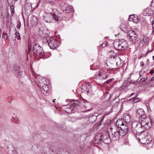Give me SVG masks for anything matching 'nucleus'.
I'll return each mask as SVG.
<instances>
[{
  "label": "nucleus",
  "instance_id": "f257e3e1",
  "mask_svg": "<svg viewBox=\"0 0 154 154\" xmlns=\"http://www.w3.org/2000/svg\"><path fill=\"white\" fill-rule=\"evenodd\" d=\"M140 132H138L136 135V138L139 141L143 144H148L152 140V138L150 134H148L146 130H141Z\"/></svg>",
  "mask_w": 154,
  "mask_h": 154
},
{
  "label": "nucleus",
  "instance_id": "f03ea898",
  "mask_svg": "<svg viewBox=\"0 0 154 154\" xmlns=\"http://www.w3.org/2000/svg\"><path fill=\"white\" fill-rule=\"evenodd\" d=\"M43 17L44 20L47 23H54L56 22H59L62 19L61 15H56L51 13L45 12L43 14Z\"/></svg>",
  "mask_w": 154,
  "mask_h": 154
},
{
  "label": "nucleus",
  "instance_id": "7ed1b4c3",
  "mask_svg": "<svg viewBox=\"0 0 154 154\" xmlns=\"http://www.w3.org/2000/svg\"><path fill=\"white\" fill-rule=\"evenodd\" d=\"M95 140V143H101L102 142L106 144L109 143L111 141L110 134L108 132H106L103 135L99 134L96 136Z\"/></svg>",
  "mask_w": 154,
  "mask_h": 154
},
{
  "label": "nucleus",
  "instance_id": "20e7f679",
  "mask_svg": "<svg viewBox=\"0 0 154 154\" xmlns=\"http://www.w3.org/2000/svg\"><path fill=\"white\" fill-rule=\"evenodd\" d=\"M141 122L139 123L136 124V128H139V131L141 130H146V129L149 128L151 127L152 123L151 122L149 121V119L148 117L142 119Z\"/></svg>",
  "mask_w": 154,
  "mask_h": 154
},
{
  "label": "nucleus",
  "instance_id": "39448f33",
  "mask_svg": "<svg viewBox=\"0 0 154 154\" xmlns=\"http://www.w3.org/2000/svg\"><path fill=\"white\" fill-rule=\"evenodd\" d=\"M123 120L119 119L116 121V125L117 126V129L120 130V132L124 134H126L128 132V127L127 124L124 122Z\"/></svg>",
  "mask_w": 154,
  "mask_h": 154
},
{
  "label": "nucleus",
  "instance_id": "423d86ee",
  "mask_svg": "<svg viewBox=\"0 0 154 154\" xmlns=\"http://www.w3.org/2000/svg\"><path fill=\"white\" fill-rule=\"evenodd\" d=\"M108 77L107 73L102 70L97 72L94 76V79H98L100 80H103L106 79Z\"/></svg>",
  "mask_w": 154,
  "mask_h": 154
},
{
  "label": "nucleus",
  "instance_id": "0eeeda50",
  "mask_svg": "<svg viewBox=\"0 0 154 154\" xmlns=\"http://www.w3.org/2000/svg\"><path fill=\"white\" fill-rule=\"evenodd\" d=\"M47 80H48L47 78H42L39 75L34 74L33 78L31 79V81L32 82H33L36 83L38 86H39V83L42 85L43 83L47 81Z\"/></svg>",
  "mask_w": 154,
  "mask_h": 154
},
{
  "label": "nucleus",
  "instance_id": "6e6552de",
  "mask_svg": "<svg viewBox=\"0 0 154 154\" xmlns=\"http://www.w3.org/2000/svg\"><path fill=\"white\" fill-rule=\"evenodd\" d=\"M33 52L36 56H43L44 54V52L42 47L38 44H35L33 46Z\"/></svg>",
  "mask_w": 154,
  "mask_h": 154
},
{
  "label": "nucleus",
  "instance_id": "1a4fd4ad",
  "mask_svg": "<svg viewBox=\"0 0 154 154\" xmlns=\"http://www.w3.org/2000/svg\"><path fill=\"white\" fill-rule=\"evenodd\" d=\"M48 44L51 49H55L57 48V41L53 37H47L46 38Z\"/></svg>",
  "mask_w": 154,
  "mask_h": 154
},
{
  "label": "nucleus",
  "instance_id": "9d476101",
  "mask_svg": "<svg viewBox=\"0 0 154 154\" xmlns=\"http://www.w3.org/2000/svg\"><path fill=\"white\" fill-rule=\"evenodd\" d=\"M49 82L48 80L43 83V85H39L41 88V90L42 93L46 95H47L48 92L49 90Z\"/></svg>",
  "mask_w": 154,
  "mask_h": 154
},
{
  "label": "nucleus",
  "instance_id": "9b49d317",
  "mask_svg": "<svg viewBox=\"0 0 154 154\" xmlns=\"http://www.w3.org/2000/svg\"><path fill=\"white\" fill-rule=\"evenodd\" d=\"M117 131H114L113 132H112L110 134V137L111 138V140H116L118 139L120 136H123L126 134H124L120 132V130H118L117 129Z\"/></svg>",
  "mask_w": 154,
  "mask_h": 154
},
{
  "label": "nucleus",
  "instance_id": "f8f14e48",
  "mask_svg": "<svg viewBox=\"0 0 154 154\" xmlns=\"http://www.w3.org/2000/svg\"><path fill=\"white\" fill-rule=\"evenodd\" d=\"M127 36L129 37L130 41L133 43L136 42V40L138 38L136 32L132 30L128 31Z\"/></svg>",
  "mask_w": 154,
  "mask_h": 154
},
{
  "label": "nucleus",
  "instance_id": "ddd939ff",
  "mask_svg": "<svg viewBox=\"0 0 154 154\" xmlns=\"http://www.w3.org/2000/svg\"><path fill=\"white\" fill-rule=\"evenodd\" d=\"M73 101L71 102V103L68 105H66L65 106V111L69 113H72L74 112L75 109V106H76L73 103Z\"/></svg>",
  "mask_w": 154,
  "mask_h": 154
},
{
  "label": "nucleus",
  "instance_id": "4468645a",
  "mask_svg": "<svg viewBox=\"0 0 154 154\" xmlns=\"http://www.w3.org/2000/svg\"><path fill=\"white\" fill-rule=\"evenodd\" d=\"M136 116L138 118L142 119L146 118V115L143 110L141 108L138 109L136 111Z\"/></svg>",
  "mask_w": 154,
  "mask_h": 154
},
{
  "label": "nucleus",
  "instance_id": "2eb2a0df",
  "mask_svg": "<svg viewBox=\"0 0 154 154\" xmlns=\"http://www.w3.org/2000/svg\"><path fill=\"white\" fill-rule=\"evenodd\" d=\"M92 89L91 84L89 82L86 83L85 84L82 86V90H83L82 92H83L89 93L91 91Z\"/></svg>",
  "mask_w": 154,
  "mask_h": 154
},
{
  "label": "nucleus",
  "instance_id": "dca6fc26",
  "mask_svg": "<svg viewBox=\"0 0 154 154\" xmlns=\"http://www.w3.org/2000/svg\"><path fill=\"white\" fill-rule=\"evenodd\" d=\"M87 103L86 100H82L80 101V100H74L73 103L76 106H80L81 107L83 108L86 106V103Z\"/></svg>",
  "mask_w": 154,
  "mask_h": 154
},
{
  "label": "nucleus",
  "instance_id": "f3484780",
  "mask_svg": "<svg viewBox=\"0 0 154 154\" xmlns=\"http://www.w3.org/2000/svg\"><path fill=\"white\" fill-rule=\"evenodd\" d=\"M38 33L41 36L44 37L45 35L48 34L49 32L45 28L42 26L39 28Z\"/></svg>",
  "mask_w": 154,
  "mask_h": 154
},
{
  "label": "nucleus",
  "instance_id": "a211bd4d",
  "mask_svg": "<svg viewBox=\"0 0 154 154\" xmlns=\"http://www.w3.org/2000/svg\"><path fill=\"white\" fill-rule=\"evenodd\" d=\"M38 23V20L36 17L32 15L30 18V23L32 26H36Z\"/></svg>",
  "mask_w": 154,
  "mask_h": 154
},
{
  "label": "nucleus",
  "instance_id": "6ab92c4d",
  "mask_svg": "<svg viewBox=\"0 0 154 154\" xmlns=\"http://www.w3.org/2000/svg\"><path fill=\"white\" fill-rule=\"evenodd\" d=\"M153 14V12L151 9L148 8H146L144 9L143 12V14L145 16H151Z\"/></svg>",
  "mask_w": 154,
  "mask_h": 154
},
{
  "label": "nucleus",
  "instance_id": "aec40b11",
  "mask_svg": "<svg viewBox=\"0 0 154 154\" xmlns=\"http://www.w3.org/2000/svg\"><path fill=\"white\" fill-rule=\"evenodd\" d=\"M15 72L17 77L21 78L23 76V72L20 70L18 66L16 67L15 70Z\"/></svg>",
  "mask_w": 154,
  "mask_h": 154
},
{
  "label": "nucleus",
  "instance_id": "412c9836",
  "mask_svg": "<svg viewBox=\"0 0 154 154\" xmlns=\"http://www.w3.org/2000/svg\"><path fill=\"white\" fill-rule=\"evenodd\" d=\"M120 50H124L127 49L128 45L126 41L123 40H120Z\"/></svg>",
  "mask_w": 154,
  "mask_h": 154
},
{
  "label": "nucleus",
  "instance_id": "4be33fe9",
  "mask_svg": "<svg viewBox=\"0 0 154 154\" xmlns=\"http://www.w3.org/2000/svg\"><path fill=\"white\" fill-rule=\"evenodd\" d=\"M64 13L68 14L74 11V9L73 7L71 6L67 5L66 7L65 8V9H63Z\"/></svg>",
  "mask_w": 154,
  "mask_h": 154
},
{
  "label": "nucleus",
  "instance_id": "5701e85b",
  "mask_svg": "<svg viewBox=\"0 0 154 154\" xmlns=\"http://www.w3.org/2000/svg\"><path fill=\"white\" fill-rule=\"evenodd\" d=\"M120 29L122 31L126 33L128 32V28L126 24L122 23L119 26Z\"/></svg>",
  "mask_w": 154,
  "mask_h": 154
},
{
  "label": "nucleus",
  "instance_id": "b1692460",
  "mask_svg": "<svg viewBox=\"0 0 154 154\" xmlns=\"http://www.w3.org/2000/svg\"><path fill=\"white\" fill-rule=\"evenodd\" d=\"M122 62L121 61V59L119 57H116V66H118V68L122 66Z\"/></svg>",
  "mask_w": 154,
  "mask_h": 154
},
{
  "label": "nucleus",
  "instance_id": "393cba45",
  "mask_svg": "<svg viewBox=\"0 0 154 154\" xmlns=\"http://www.w3.org/2000/svg\"><path fill=\"white\" fill-rule=\"evenodd\" d=\"M118 57L117 56H113L111 57L109 59L110 63L112 64H116V57Z\"/></svg>",
  "mask_w": 154,
  "mask_h": 154
},
{
  "label": "nucleus",
  "instance_id": "a878e982",
  "mask_svg": "<svg viewBox=\"0 0 154 154\" xmlns=\"http://www.w3.org/2000/svg\"><path fill=\"white\" fill-rule=\"evenodd\" d=\"M120 44V40L117 39L114 42L113 45L114 48L117 50H118V45Z\"/></svg>",
  "mask_w": 154,
  "mask_h": 154
},
{
  "label": "nucleus",
  "instance_id": "bb28decb",
  "mask_svg": "<svg viewBox=\"0 0 154 154\" xmlns=\"http://www.w3.org/2000/svg\"><path fill=\"white\" fill-rule=\"evenodd\" d=\"M123 119L125 121V123L127 124L129 123L130 121V118L129 115H127L124 116L123 117Z\"/></svg>",
  "mask_w": 154,
  "mask_h": 154
},
{
  "label": "nucleus",
  "instance_id": "cd10ccee",
  "mask_svg": "<svg viewBox=\"0 0 154 154\" xmlns=\"http://www.w3.org/2000/svg\"><path fill=\"white\" fill-rule=\"evenodd\" d=\"M12 121L13 122L17 124H19L20 123V121L18 120L17 118V117H12Z\"/></svg>",
  "mask_w": 154,
  "mask_h": 154
},
{
  "label": "nucleus",
  "instance_id": "c85d7f7f",
  "mask_svg": "<svg viewBox=\"0 0 154 154\" xmlns=\"http://www.w3.org/2000/svg\"><path fill=\"white\" fill-rule=\"evenodd\" d=\"M139 128H138V129L136 128V127L134 129V130H133V133L135 134V137H136V135L137 134H138V132H140V131H139Z\"/></svg>",
  "mask_w": 154,
  "mask_h": 154
},
{
  "label": "nucleus",
  "instance_id": "c756f323",
  "mask_svg": "<svg viewBox=\"0 0 154 154\" xmlns=\"http://www.w3.org/2000/svg\"><path fill=\"white\" fill-rule=\"evenodd\" d=\"M132 21H133L134 23H137L139 22V19L137 16H136Z\"/></svg>",
  "mask_w": 154,
  "mask_h": 154
},
{
  "label": "nucleus",
  "instance_id": "7c9ffc66",
  "mask_svg": "<svg viewBox=\"0 0 154 154\" xmlns=\"http://www.w3.org/2000/svg\"><path fill=\"white\" fill-rule=\"evenodd\" d=\"M60 5L61 7V8H62L63 10V9H65V7H66V6H67V5L64 2H62L60 4Z\"/></svg>",
  "mask_w": 154,
  "mask_h": 154
},
{
  "label": "nucleus",
  "instance_id": "2f4dec72",
  "mask_svg": "<svg viewBox=\"0 0 154 154\" xmlns=\"http://www.w3.org/2000/svg\"><path fill=\"white\" fill-rule=\"evenodd\" d=\"M49 2L51 3L52 4H55L58 3L59 0H47Z\"/></svg>",
  "mask_w": 154,
  "mask_h": 154
},
{
  "label": "nucleus",
  "instance_id": "473e14b6",
  "mask_svg": "<svg viewBox=\"0 0 154 154\" xmlns=\"http://www.w3.org/2000/svg\"><path fill=\"white\" fill-rule=\"evenodd\" d=\"M148 41L149 39L146 37H144L143 38V41L144 44L146 43V44Z\"/></svg>",
  "mask_w": 154,
  "mask_h": 154
},
{
  "label": "nucleus",
  "instance_id": "72a5a7b5",
  "mask_svg": "<svg viewBox=\"0 0 154 154\" xmlns=\"http://www.w3.org/2000/svg\"><path fill=\"white\" fill-rule=\"evenodd\" d=\"M3 38L4 40L7 39L8 38V35L6 33H3L2 35Z\"/></svg>",
  "mask_w": 154,
  "mask_h": 154
},
{
  "label": "nucleus",
  "instance_id": "f704fd0d",
  "mask_svg": "<svg viewBox=\"0 0 154 154\" xmlns=\"http://www.w3.org/2000/svg\"><path fill=\"white\" fill-rule=\"evenodd\" d=\"M136 16L134 15H131L129 16V20L130 21H132L134 19V18Z\"/></svg>",
  "mask_w": 154,
  "mask_h": 154
},
{
  "label": "nucleus",
  "instance_id": "c9c22d12",
  "mask_svg": "<svg viewBox=\"0 0 154 154\" xmlns=\"http://www.w3.org/2000/svg\"><path fill=\"white\" fill-rule=\"evenodd\" d=\"M12 149L11 150H9L8 153L9 154H14L15 153V151L14 149V148L12 147Z\"/></svg>",
  "mask_w": 154,
  "mask_h": 154
},
{
  "label": "nucleus",
  "instance_id": "e433bc0d",
  "mask_svg": "<svg viewBox=\"0 0 154 154\" xmlns=\"http://www.w3.org/2000/svg\"><path fill=\"white\" fill-rule=\"evenodd\" d=\"M113 80L112 79H109L108 80H107L104 83V84L105 85H107L108 83H109L110 82L112 81V80Z\"/></svg>",
  "mask_w": 154,
  "mask_h": 154
},
{
  "label": "nucleus",
  "instance_id": "4c0bfd02",
  "mask_svg": "<svg viewBox=\"0 0 154 154\" xmlns=\"http://www.w3.org/2000/svg\"><path fill=\"white\" fill-rule=\"evenodd\" d=\"M16 37L18 40L20 39V35L19 33H15Z\"/></svg>",
  "mask_w": 154,
  "mask_h": 154
},
{
  "label": "nucleus",
  "instance_id": "58836bf2",
  "mask_svg": "<svg viewBox=\"0 0 154 154\" xmlns=\"http://www.w3.org/2000/svg\"><path fill=\"white\" fill-rule=\"evenodd\" d=\"M107 42H103L102 44V46L103 47H105L107 44Z\"/></svg>",
  "mask_w": 154,
  "mask_h": 154
},
{
  "label": "nucleus",
  "instance_id": "ea45409f",
  "mask_svg": "<svg viewBox=\"0 0 154 154\" xmlns=\"http://www.w3.org/2000/svg\"><path fill=\"white\" fill-rule=\"evenodd\" d=\"M106 68L107 69L110 70H114L115 69L114 68L109 67V66H108V65H107V67Z\"/></svg>",
  "mask_w": 154,
  "mask_h": 154
},
{
  "label": "nucleus",
  "instance_id": "a19ab883",
  "mask_svg": "<svg viewBox=\"0 0 154 154\" xmlns=\"http://www.w3.org/2000/svg\"><path fill=\"white\" fill-rule=\"evenodd\" d=\"M152 29H153V30L152 31V33H153V34L154 35V20H153L152 23Z\"/></svg>",
  "mask_w": 154,
  "mask_h": 154
},
{
  "label": "nucleus",
  "instance_id": "79ce46f5",
  "mask_svg": "<svg viewBox=\"0 0 154 154\" xmlns=\"http://www.w3.org/2000/svg\"><path fill=\"white\" fill-rule=\"evenodd\" d=\"M147 78H146V79H145L144 78H142L140 80H142V81L144 82L146 81L147 80Z\"/></svg>",
  "mask_w": 154,
  "mask_h": 154
},
{
  "label": "nucleus",
  "instance_id": "37998d69",
  "mask_svg": "<svg viewBox=\"0 0 154 154\" xmlns=\"http://www.w3.org/2000/svg\"><path fill=\"white\" fill-rule=\"evenodd\" d=\"M128 83V82H127V81L125 82H124L123 85H122L121 87H125L126 85H127Z\"/></svg>",
  "mask_w": 154,
  "mask_h": 154
},
{
  "label": "nucleus",
  "instance_id": "c03bdc74",
  "mask_svg": "<svg viewBox=\"0 0 154 154\" xmlns=\"http://www.w3.org/2000/svg\"><path fill=\"white\" fill-rule=\"evenodd\" d=\"M143 55H144L143 54H140L139 55V56L138 57V59H141L143 57Z\"/></svg>",
  "mask_w": 154,
  "mask_h": 154
},
{
  "label": "nucleus",
  "instance_id": "a18cd8bd",
  "mask_svg": "<svg viewBox=\"0 0 154 154\" xmlns=\"http://www.w3.org/2000/svg\"><path fill=\"white\" fill-rule=\"evenodd\" d=\"M145 105L147 108V109H149V104L148 103H145Z\"/></svg>",
  "mask_w": 154,
  "mask_h": 154
},
{
  "label": "nucleus",
  "instance_id": "49530a36",
  "mask_svg": "<svg viewBox=\"0 0 154 154\" xmlns=\"http://www.w3.org/2000/svg\"><path fill=\"white\" fill-rule=\"evenodd\" d=\"M21 26L20 23V24H17V29H20V28Z\"/></svg>",
  "mask_w": 154,
  "mask_h": 154
},
{
  "label": "nucleus",
  "instance_id": "de8ad7c7",
  "mask_svg": "<svg viewBox=\"0 0 154 154\" xmlns=\"http://www.w3.org/2000/svg\"><path fill=\"white\" fill-rule=\"evenodd\" d=\"M31 50V46L30 45H28V53H29V52H30Z\"/></svg>",
  "mask_w": 154,
  "mask_h": 154
},
{
  "label": "nucleus",
  "instance_id": "09e8293b",
  "mask_svg": "<svg viewBox=\"0 0 154 154\" xmlns=\"http://www.w3.org/2000/svg\"><path fill=\"white\" fill-rule=\"evenodd\" d=\"M138 99V98H135L134 100V102L135 103H137V102L138 101H139L138 100H137Z\"/></svg>",
  "mask_w": 154,
  "mask_h": 154
},
{
  "label": "nucleus",
  "instance_id": "8fccbe9b",
  "mask_svg": "<svg viewBox=\"0 0 154 154\" xmlns=\"http://www.w3.org/2000/svg\"><path fill=\"white\" fill-rule=\"evenodd\" d=\"M140 64L141 66H144V63L143 61L141 62Z\"/></svg>",
  "mask_w": 154,
  "mask_h": 154
},
{
  "label": "nucleus",
  "instance_id": "3c124183",
  "mask_svg": "<svg viewBox=\"0 0 154 154\" xmlns=\"http://www.w3.org/2000/svg\"><path fill=\"white\" fill-rule=\"evenodd\" d=\"M154 73V71L153 70H151L150 72V73L151 74H152Z\"/></svg>",
  "mask_w": 154,
  "mask_h": 154
},
{
  "label": "nucleus",
  "instance_id": "603ef678",
  "mask_svg": "<svg viewBox=\"0 0 154 154\" xmlns=\"http://www.w3.org/2000/svg\"><path fill=\"white\" fill-rule=\"evenodd\" d=\"M154 81V76L150 80V81L153 82V81Z\"/></svg>",
  "mask_w": 154,
  "mask_h": 154
},
{
  "label": "nucleus",
  "instance_id": "864d4df0",
  "mask_svg": "<svg viewBox=\"0 0 154 154\" xmlns=\"http://www.w3.org/2000/svg\"><path fill=\"white\" fill-rule=\"evenodd\" d=\"M121 45L120 44H119V45H118V46H119V48L118 47V50H120V47L121 46Z\"/></svg>",
  "mask_w": 154,
  "mask_h": 154
},
{
  "label": "nucleus",
  "instance_id": "5fc2aeb1",
  "mask_svg": "<svg viewBox=\"0 0 154 154\" xmlns=\"http://www.w3.org/2000/svg\"><path fill=\"white\" fill-rule=\"evenodd\" d=\"M151 51L150 50H149L147 51V53L145 55L146 56Z\"/></svg>",
  "mask_w": 154,
  "mask_h": 154
},
{
  "label": "nucleus",
  "instance_id": "6e6d98bb",
  "mask_svg": "<svg viewBox=\"0 0 154 154\" xmlns=\"http://www.w3.org/2000/svg\"><path fill=\"white\" fill-rule=\"evenodd\" d=\"M142 73H143L142 71H141V72H140V76H142Z\"/></svg>",
  "mask_w": 154,
  "mask_h": 154
},
{
  "label": "nucleus",
  "instance_id": "4d7b16f0",
  "mask_svg": "<svg viewBox=\"0 0 154 154\" xmlns=\"http://www.w3.org/2000/svg\"><path fill=\"white\" fill-rule=\"evenodd\" d=\"M37 146V148H38V146L37 145H36V144H35L34 146H33V147H35V146Z\"/></svg>",
  "mask_w": 154,
  "mask_h": 154
},
{
  "label": "nucleus",
  "instance_id": "13d9d810",
  "mask_svg": "<svg viewBox=\"0 0 154 154\" xmlns=\"http://www.w3.org/2000/svg\"><path fill=\"white\" fill-rule=\"evenodd\" d=\"M91 109H89V110H87L85 111V112H88V111H90L91 110Z\"/></svg>",
  "mask_w": 154,
  "mask_h": 154
},
{
  "label": "nucleus",
  "instance_id": "bf43d9fd",
  "mask_svg": "<svg viewBox=\"0 0 154 154\" xmlns=\"http://www.w3.org/2000/svg\"><path fill=\"white\" fill-rule=\"evenodd\" d=\"M1 33H2V29H1V28H0V36L1 35Z\"/></svg>",
  "mask_w": 154,
  "mask_h": 154
},
{
  "label": "nucleus",
  "instance_id": "052dcab7",
  "mask_svg": "<svg viewBox=\"0 0 154 154\" xmlns=\"http://www.w3.org/2000/svg\"><path fill=\"white\" fill-rule=\"evenodd\" d=\"M134 93H132L130 95V97H131V96L133 95L134 94Z\"/></svg>",
  "mask_w": 154,
  "mask_h": 154
},
{
  "label": "nucleus",
  "instance_id": "680f3d73",
  "mask_svg": "<svg viewBox=\"0 0 154 154\" xmlns=\"http://www.w3.org/2000/svg\"><path fill=\"white\" fill-rule=\"evenodd\" d=\"M56 100V99H55L54 100H53V102L54 103L55 102V101Z\"/></svg>",
  "mask_w": 154,
  "mask_h": 154
},
{
  "label": "nucleus",
  "instance_id": "e2e57ef3",
  "mask_svg": "<svg viewBox=\"0 0 154 154\" xmlns=\"http://www.w3.org/2000/svg\"><path fill=\"white\" fill-rule=\"evenodd\" d=\"M152 4H154V0H152Z\"/></svg>",
  "mask_w": 154,
  "mask_h": 154
},
{
  "label": "nucleus",
  "instance_id": "0e129e2a",
  "mask_svg": "<svg viewBox=\"0 0 154 154\" xmlns=\"http://www.w3.org/2000/svg\"><path fill=\"white\" fill-rule=\"evenodd\" d=\"M152 57H153V60H154V56H153Z\"/></svg>",
  "mask_w": 154,
  "mask_h": 154
},
{
  "label": "nucleus",
  "instance_id": "69168bd1",
  "mask_svg": "<svg viewBox=\"0 0 154 154\" xmlns=\"http://www.w3.org/2000/svg\"><path fill=\"white\" fill-rule=\"evenodd\" d=\"M91 66H91V67H90L91 69L93 70V69H92L91 68Z\"/></svg>",
  "mask_w": 154,
  "mask_h": 154
},
{
  "label": "nucleus",
  "instance_id": "338daca9",
  "mask_svg": "<svg viewBox=\"0 0 154 154\" xmlns=\"http://www.w3.org/2000/svg\"><path fill=\"white\" fill-rule=\"evenodd\" d=\"M147 60L148 61H149V59H147Z\"/></svg>",
  "mask_w": 154,
  "mask_h": 154
},
{
  "label": "nucleus",
  "instance_id": "774afa93",
  "mask_svg": "<svg viewBox=\"0 0 154 154\" xmlns=\"http://www.w3.org/2000/svg\"><path fill=\"white\" fill-rule=\"evenodd\" d=\"M9 103H11V102H9Z\"/></svg>",
  "mask_w": 154,
  "mask_h": 154
}]
</instances>
